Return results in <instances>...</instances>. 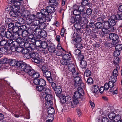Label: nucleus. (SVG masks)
<instances>
[{"mask_svg": "<svg viewBox=\"0 0 122 122\" xmlns=\"http://www.w3.org/2000/svg\"><path fill=\"white\" fill-rule=\"evenodd\" d=\"M120 51L118 50H116L113 53V55L114 57H117L120 54Z\"/></svg>", "mask_w": 122, "mask_h": 122, "instance_id": "nucleus-62", "label": "nucleus"}, {"mask_svg": "<svg viewBox=\"0 0 122 122\" xmlns=\"http://www.w3.org/2000/svg\"><path fill=\"white\" fill-rule=\"evenodd\" d=\"M114 17V15L111 16L110 18L108 20L109 23L111 26H114L116 24V22Z\"/></svg>", "mask_w": 122, "mask_h": 122, "instance_id": "nucleus-24", "label": "nucleus"}, {"mask_svg": "<svg viewBox=\"0 0 122 122\" xmlns=\"http://www.w3.org/2000/svg\"><path fill=\"white\" fill-rule=\"evenodd\" d=\"M65 51L64 49H58L55 51V53L54 54L58 56H60L64 54L65 52Z\"/></svg>", "mask_w": 122, "mask_h": 122, "instance_id": "nucleus-25", "label": "nucleus"}, {"mask_svg": "<svg viewBox=\"0 0 122 122\" xmlns=\"http://www.w3.org/2000/svg\"><path fill=\"white\" fill-rule=\"evenodd\" d=\"M114 16V18L118 20H122V14H119Z\"/></svg>", "mask_w": 122, "mask_h": 122, "instance_id": "nucleus-36", "label": "nucleus"}, {"mask_svg": "<svg viewBox=\"0 0 122 122\" xmlns=\"http://www.w3.org/2000/svg\"><path fill=\"white\" fill-rule=\"evenodd\" d=\"M41 69L43 72L48 71V66L46 64L43 65Z\"/></svg>", "mask_w": 122, "mask_h": 122, "instance_id": "nucleus-48", "label": "nucleus"}, {"mask_svg": "<svg viewBox=\"0 0 122 122\" xmlns=\"http://www.w3.org/2000/svg\"><path fill=\"white\" fill-rule=\"evenodd\" d=\"M60 98L62 103H64L66 102V97L64 95H62Z\"/></svg>", "mask_w": 122, "mask_h": 122, "instance_id": "nucleus-56", "label": "nucleus"}, {"mask_svg": "<svg viewBox=\"0 0 122 122\" xmlns=\"http://www.w3.org/2000/svg\"><path fill=\"white\" fill-rule=\"evenodd\" d=\"M81 12H80L77 9H74L73 11V14L76 16V15H80L81 14Z\"/></svg>", "mask_w": 122, "mask_h": 122, "instance_id": "nucleus-64", "label": "nucleus"}, {"mask_svg": "<svg viewBox=\"0 0 122 122\" xmlns=\"http://www.w3.org/2000/svg\"><path fill=\"white\" fill-rule=\"evenodd\" d=\"M57 96L59 97L60 95L62 92V89L61 86H57L56 88L54 90Z\"/></svg>", "mask_w": 122, "mask_h": 122, "instance_id": "nucleus-21", "label": "nucleus"}, {"mask_svg": "<svg viewBox=\"0 0 122 122\" xmlns=\"http://www.w3.org/2000/svg\"><path fill=\"white\" fill-rule=\"evenodd\" d=\"M28 76H30L34 79H38L40 77L39 73L33 69Z\"/></svg>", "mask_w": 122, "mask_h": 122, "instance_id": "nucleus-12", "label": "nucleus"}, {"mask_svg": "<svg viewBox=\"0 0 122 122\" xmlns=\"http://www.w3.org/2000/svg\"><path fill=\"white\" fill-rule=\"evenodd\" d=\"M7 52V50L5 47H0V53L2 54H5Z\"/></svg>", "mask_w": 122, "mask_h": 122, "instance_id": "nucleus-52", "label": "nucleus"}, {"mask_svg": "<svg viewBox=\"0 0 122 122\" xmlns=\"http://www.w3.org/2000/svg\"><path fill=\"white\" fill-rule=\"evenodd\" d=\"M70 56L68 54H66L62 56L63 59H65L68 61H69L70 60Z\"/></svg>", "mask_w": 122, "mask_h": 122, "instance_id": "nucleus-42", "label": "nucleus"}, {"mask_svg": "<svg viewBox=\"0 0 122 122\" xmlns=\"http://www.w3.org/2000/svg\"><path fill=\"white\" fill-rule=\"evenodd\" d=\"M29 44H26L23 47V57L27 59H29L30 58H34L38 54L35 52H32L29 53L30 49L29 47Z\"/></svg>", "mask_w": 122, "mask_h": 122, "instance_id": "nucleus-1", "label": "nucleus"}, {"mask_svg": "<svg viewBox=\"0 0 122 122\" xmlns=\"http://www.w3.org/2000/svg\"><path fill=\"white\" fill-rule=\"evenodd\" d=\"M109 38L110 40L113 41L111 43V44L113 45H116L118 43V36L117 34L114 33H112L109 34Z\"/></svg>", "mask_w": 122, "mask_h": 122, "instance_id": "nucleus-6", "label": "nucleus"}, {"mask_svg": "<svg viewBox=\"0 0 122 122\" xmlns=\"http://www.w3.org/2000/svg\"><path fill=\"white\" fill-rule=\"evenodd\" d=\"M43 75L46 78L50 77L51 76V74L50 72L48 71L43 72Z\"/></svg>", "mask_w": 122, "mask_h": 122, "instance_id": "nucleus-35", "label": "nucleus"}, {"mask_svg": "<svg viewBox=\"0 0 122 122\" xmlns=\"http://www.w3.org/2000/svg\"><path fill=\"white\" fill-rule=\"evenodd\" d=\"M78 103V99L76 98V97H73V100L71 104V107L72 108L75 107Z\"/></svg>", "mask_w": 122, "mask_h": 122, "instance_id": "nucleus-22", "label": "nucleus"}, {"mask_svg": "<svg viewBox=\"0 0 122 122\" xmlns=\"http://www.w3.org/2000/svg\"><path fill=\"white\" fill-rule=\"evenodd\" d=\"M95 26L97 30L99 29H102V25L101 22H97L95 23Z\"/></svg>", "mask_w": 122, "mask_h": 122, "instance_id": "nucleus-37", "label": "nucleus"}, {"mask_svg": "<svg viewBox=\"0 0 122 122\" xmlns=\"http://www.w3.org/2000/svg\"><path fill=\"white\" fill-rule=\"evenodd\" d=\"M48 50L49 52L53 54H55L56 51L55 46L53 44H51L48 47Z\"/></svg>", "mask_w": 122, "mask_h": 122, "instance_id": "nucleus-23", "label": "nucleus"}, {"mask_svg": "<svg viewBox=\"0 0 122 122\" xmlns=\"http://www.w3.org/2000/svg\"><path fill=\"white\" fill-rule=\"evenodd\" d=\"M18 45L15 46H14L13 48L11 50L12 51H16L17 52H21L22 53L23 51V45L19 46Z\"/></svg>", "mask_w": 122, "mask_h": 122, "instance_id": "nucleus-17", "label": "nucleus"}, {"mask_svg": "<svg viewBox=\"0 0 122 122\" xmlns=\"http://www.w3.org/2000/svg\"><path fill=\"white\" fill-rule=\"evenodd\" d=\"M74 78V84L75 87L80 86L81 87L84 86V84L82 82V80L81 77L79 76H76Z\"/></svg>", "mask_w": 122, "mask_h": 122, "instance_id": "nucleus-9", "label": "nucleus"}, {"mask_svg": "<svg viewBox=\"0 0 122 122\" xmlns=\"http://www.w3.org/2000/svg\"><path fill=\"white\" fill-rule=\"evenodd\" d=\"M76 57L78 60L80 61L83 60V59H84V58L83 55L81 54V53L76 56Z\"/></svg>", "mask_w": 122, "mask_h": 122, "instance_id": "nucleus-58", "label": "nucleus"}, {"mask_svg": "<svg viewBox=\"0 0 122 122\" xmlns=\"http://www.w3.org/2000/svg\"><path fill=\"white\" fill-rule=\"evenodd\" d=\"M60 62L62 64L64 65H67V66L70 63L69 61L63 59L61 60Z\"/></svg>", "mask_w": 122, "mask_h": 122, "instance_id": "nucleus-41", "label": "nucleus"}, {"mask_svg": "<svg viewBox=\"0 0 122 122\" xmlns=\"http://www.w3.org/2000/svg\"><path fill=\"white\" fill-rule=\"evenodd\" d=\"M74 27L77 30H79L81 28V25L79 23H76L74 25Z\"/></svg>", "mask_w": 122, "mask_h": 122, "instance_id": "nucleus-46", "label": "nucleus"}, {"mask_svg": "<svg viewBox=\"0 0 122 122\" xmlns=\"http://www.w3.org/2000/svg\"><path fill=\"white\" fill-rule=\"evenodd\" d=\"M14 42V41H13L11 39L8 40L7 41L8 46L10 47L11 50H12L14 46H15V45L13 44Z\"/></svg>", "mask_w": 122, "mask_h": 122, "instance_id": "nucleus-29", "label": "nucleus"}, {"mask_svg": "<svg viewBox=\"0 0 122 122\" xmlns=\"http://www.w3.org/2000/svg\"><path fill=\"white\" fill-rule=\"evenodd\" d=\"M111 81H109L108 83L109 84V88L110 89V92H112L114 90V88L115 84L114 83L116 82V81H114L112 80H111Z\"/></svg>", "mask_w": 122, "mask_h": 122, "instance_id": "nucleus-20", "label": "nucleus"}, {"mask_svg": "<svg viewBox=\"0 0 122 122\" xmlns=\"http://www.w3.org/2000/svg\"><path fill=\"white\" fill-rule=\"evenodd\" d=\"M12 35L11 32L7 31L6 33L5 37L7 38H10L12 36Z\"/></svg>", "mask_w": 122, "mask_h": 122, "instance_id": "nucleus-51", "label": "nucleus"}, {"mask_svg": "<svg viewBox=\"0 0 122 122\" xmlns=\"http://www.w3.org/2000/svg\"><path fill=\"white\" fill-rule=\"evenodd\" d=\"M51 106L48 107H46L48 108L47 112L49 114L47 116V117L51 118V116L52 115L54 116L53 114L55 113V110L53 107Z\"/></svg>", "mask_w": 122, "mask_h": 122, "instance_id": "nucleus-14", "label": "nucleus"}, {"mask_svg": "<svg viewBox=\"0 0 122 122\" xmlns=\"http://www.w3.org/2000/svg\"><path fill=\"white\" fill-rule=\"evenodd\" d=\"M67 67L69 71L72 73L73 77L78 74L77 70L75 69V66L73 64L70 63L67 66Z\"/></svg>", "mask_w": 122, "mask_h": 122, "instance_id": "nucleus-4", "label": "nucleus"}, {"mask_svg": "<svg viewBox=\"0 0 122 122\" xmlns=\"http://www.w3.org/2000/svg\"><path fill=\"white\" fill-rule=\"evenodd\" d=\"M75 45H76V46L77 48L82 49L83 48V46L81 43L75 44Z\"/></svg>", "mask_w": 122, "mask_h": 122, "instance_id": "nucleus-61", "label": "nucleus"}, {"mask_svg": "<svg viewBox=\"0 0 122 122\" xmlns=\"http://www.w3.org/2000/svg\"><path fill=\"white\" fill-rule=\"evenodd\" d=\"M41 21L40 20H37V19L35 17V19H34V20H33L32 22V24L31 25L30 28L31 29H33L36 26H38L39 25L40 21Z\"/></svg>", "mask_w": 122, "mask_h": 122, "instance_id": "nucleus-16", "label": "nucleus"}, {"mask_svg": "<svg viewBox=\"0 0 122 122\" xmlns=\"http://www.w3.org/2000/svg\"><path fill=\"white\" fill-rule=\"evenodd\" d=\"M45 9H42L41 11V12H38L36 16V18L40 19V20L41 21L43 20L42 18L46 17L47 15V13L45 12Z\"/></svg>", "mask_w": 122, "mask_h": 122, "instance_id": "nucleus-7", "label": "nucleus"}, {"mask_svg": "<svg viewBox=\"0 0 122 122\" xmlns=\"http://www.w3.org/2000/svg\"><path fill=\"white\" fill-rule=\"evenodd\" d=\"M44 86H37L36 87V89L37 91L39 92H42L43 90H44L45 88Z\"/></svg>", "mask_w": 122, "mask_h": 122, "instance_id": "nucleus-44", "label": "nucleus"}, {"mask_svg": "<svg viewBox=\"0 0 122 122\" xmlns=\"http://www.w3.org/2000/svg\"><path fill=\"white\" fill-rule=\"evenodd\" d=\"M43 92L44 94H45V95H46L51 94V90L48 88H46L45 89L44 92Z\"/></svg>", "mask_w": 122, "mask_h": 122, "instance_id": "nucleus-50", "label": "nucleus"}, {"mask_svg": "<svg viewBox=\"0 0 122 122\" xmlns=\"http://www.w3.org/2000/svg\"><path fill=\"white\" fill-rule=\"evenodd\" d=\"M36 50L39 51H43V52L45 54H47L48 53L47 51L46 50L43 49L40 46H38L36 47Z\"/></svg>", "mask_w": 122, "mask_h": 122, "instance_id": "nucleus-32", "label": "nucleus"}, {"mask_svg": "<svg viewBox=\"0 0 122 122\" xmlns=\"http://www.w3.org/2000/svg\"><path fill=\"white\" fill-rule=\"evenodd\" d=\"M35 17H36L35 15H30L29 16L25 18L26 19L25 20V22L27 24H30L32 23L33 20H34Z\"/></svg>", "mask_w": 122, "mask_h": 122, "instance_id": "nucleus-11", "label": "nucleus"}, {"mask_svg": "<svg viewBox=\"0 0 122 122\" xmlns=\"http://www.w3.org/2000/svg\"><path fill=\"white\" fill-rule=\"evenodd\" d=\"M40 45H41V46L43 49H46L47 46L48 45L46 42L45 41H43L40 44Z\"/></svg>", "mask_w": 122, "mask_h": 122, "instance_id": "nucleus-45", "label": "nucleus"}, {"mask_svg": "<svg viewBox=\"0 0 122 122\" xmlns=\"http://www.w3.org/2000/svg\"><path fill=\"white\" fill-rule=\"evenodd\" d=\"M45 10V12L47 13V15H48L49 13H52L54 12L55 9V8L54 7H52L51 6H48L46 7L45 9H44Z\"/></svg>", "mask_w": 122, "mask_h": 122, "instance_id": "nucleus-15", "label": "nucleus"}, {"mask_svg": "<svg viewBox=\"0 0 122 122\" xmlns=\"http://www.w3.org/2000/svg\"><path fill=\"white\" fill-rule=\"evenodd\" d=\"M41 31V30L38 26L34 30L33 33L35 36H37L40 34V33Z\"/></svg>", "mask_w": 122, "mask_h": 122, "instance_id": "nucleus-27", "label": "nucleus"}, {"mask_svg": "<svg viewBox=\"0 0 122 122\" xmlns=\"http://www.w3.org/2000/svg\"><path fill=\"white\" fill-rule=\"evenodd\" d=\"M115 48L116 50L120 51L122 49V44H120L117 45Z\"/></svg>", "mask_w": 122, "mask_h": 122, "instance_id": "nucleus-54", "label": "nucleus"}, {"mask_svg": "<svg viewBox=\"0 0 122 122\" xmlns=\"http://www.w3.org/2000/svg\"><path fill=\"white\" fill-rule=\"evenodd\" d=\"M10 14L11 16L14 17H17L18 16L22 15V13L20 11L17 12L16 10H14L13 9L10 12Z\"/></svg>", "mask_w": 122, "mask_h": 122, "instance_id": "nucleus-19", "label": "nucleus"}, {"mask_svg": "<svg viewBox=\"0 0 122 122\" xmlns=\"http://www.w3.org/2000/svg\"><path fill=\"white\" fill-rule=\"evenodd\" d=\"M80 66L82 68H85L87 66L86 62L84 60H82L80 62Z\"/></svg>", "mask_w": 122, "mask_h": 122, "instance_id": "nucleus-30", "label": "nucleus"}, {"mask_svg": "<svg viewBox=\"0 0 122 122\" xmlns=\"http://www.w3.org/2000/svg\"><path fill=\"white\" fill-rule=\"evenodd\" d=\"M23 43L24 44L23 46H25L26 44H29V42L28 41V37L27 35L28 34L29 32L27 31V29L26 28V27L25 25H23Z\"/></svg>", "mask_w": 122, "mask_h": 122, "instance_id": "nucleus-5", "label": "nucleus"}, {"mask_svg": "<svg viewBox=\"0 0 122 122\" xmlns=\"http://www.w3.org/2000/svg\"><path fill=\"white\" fill-rule=\"evenodd\" d=\"M21 36H22L18 32L17 33H14V34L12 36L13 38L14 39H15V40Z\"/></svg>", "mask_w": 122, "mask_h": 122, "instance_id": "nucleus-38", "label": "nucleus"}, {"mask_svg": "<svg viewBox=\"0 0 122 122\" xmlns=\"http://www.w3.org/2000/svg\"><path fill=\"white\" fill-rule=\"evenodd\" d=\"M41 38L39 35L37 36H36V37H34V39L35 40V44L37 43L38 42H39L40 44H41Z\"/></svg>", "mask_w": 122, "mask_h": 122, "instance_id": "nucleus-34", "label": "nucleus"}, {"mask_svg": "<svg viewBox=\"0 0 122 122\" xmlns=\"http://www.w3.org/2000/svg\"><path fill=\"white\" fill-rule=\"evenodd\" d=\"M75 18L76 23H79L82 20V17L80 15H76Z\"/></svg>", "mask_w": 122, "mask_h": 122, "instance_id": "nucleus-43", "label": "nucleus"}, {"mask_svg": "<svg viewBox=\"0 0 122 122\" xmlns=\"http://www.w3.org/2000/svg\"><path fill=\"white\" fill-rule=\"evenodd\" d=\"M46 24L45 23L44 21L42 22L40 21V23L39 26V28H40L41 30L43 29L46 28Z\"/></svg>", "mask_w": 122, "mask_h": 122, "instance_id": "nucleus-33", "label": "nucleus"}, {"mask_svg": "<svg viewBox=\"0 0 122 122\" xmlns=\"http://www.w3.org/2000/svg\"><path fill=\"white\" fill-rule=\"evenodd\" d=\"M39 56V54L38 55H37L36 57L32 59V61L37 64L39 63L41 61V59Z\"/></svg>", "mask_w": 122, "mask_h": 122, "instance_id": "nucleus-26", "label": "nucleus"}, {"mask_svg": "<svg viewBox=\"0 0 122 122\" xmlns=\"http://www.w3.org/2000/svg\"><path fill=\"white\" fill-rule=\"evenodd\" d=\"M118 70L117 69H114L112 75L111 76H110V79L111 80H112L114 81L117 80V77L118 76Z\"/></svg>", "mask_w": 122, "mask_h": 122, "instance_id": "nucleus-13", "label": "nucleus"}, {"mask_svg": "<svg viewBox=\"0 0 122 122\" xmlns=\"http://www.w3.org/2000/svg\"><path fill=\"white\" fill-rule=\"evenodd\" d=\"M93 91L92 92L93 93L97 94L99 90V87L98 85H94L92 87Z\"/></svg>", "mask_w": 122, "mask_h": 122, "instance_id": "nucleus-31", "label": "nucleus"}, {"mask_svg": "<svg viewBox=\"0 0 122 122\" xmlns=\"http://www.w3.org/2000/svg\"><path fill=\"white\" fill-rule=\"evenodd\" d=\"M76 41V43H80L81 40V38L80 36H76V38H75Z\"/></svg>", "mask_w": 122, "mask_h": 122, "instance_id": "nucleus-60", "label": "nucleus"}, {"mask_svg": "<svg viewBox=\"0 0 122 122\" xmlns=\"http://www.w3.org/2000/svg\"><path fill=\"white\" fill-rule=\"evenodd\" d=\"M18 27L14 26L12 29V31L14 33H17L19 32Z\"/></svg>", "mask_w": 122, "mask_h": 122, "instance_id": "nucleus-63", "label": "nucleus"}, {"mask_svg": "<svg viewBox=\"0 0 122 122\" xmlns=\"http://www.w3.org/2000/svg\"><path fill=\"white\" fill-rule=\"evenodd\" d=\"M78 91L76 92V94H78L79 93L80 95L83 96L84 95V91L83 89L81 87H79L78 88Z\"/></svg>", "mask_w": 122, "mask_h": 122, "instance_id": "nucleus-40", "label": "nucleus"}, {"mask_svg": "<svg viewBox=\"0 0 122 122\" xmlns=\"http://www.w3.org/2000/svg\"><path fill=\"white\" fill-rule=\"evenodd\" d=\"M32 70L29 65L23 62V74L28 76Z\"/></svg>", "mask_w": 122, "mask_h": 122, "instance_id": "nucleus-8", "label": "nucleus"}, {"mask_svg": "<svg viewBox=\"0 0 122 122\" xmlns=\"http://www.w3.org/2000/svg\"><path fill=\"white\" fill-rule=\"evenodd\" d=\"M93 80L91 77H89L88 78L87 81V83L88 84L91 85L93 84Z\"/></svg>", "mask_w": 122, "mask_h": 122, "instance_id": "nucleus-55", "label": "nucleus"}, {"mask_svg": "<svg viewBox=\"0 0 122 122\" xmlns=\"http://www.w3.org/2000/svg\"><path fill=\"white\" fill-rule=\"evenodd\" d=\"M23 38L21 37H19L18 38L16 39L15 41H14L13 43V44L15 45V46L17 45L18 46H22V43H23V41L22 40Z\"/></svg>", "mask_w": 122, "mask_h": 122, "instance_id": "nucleus-18", "label": "nucleus"}, {"mask_svg": "<svg viewBox=\"0 0 122 122\" xmlns=\"http://www.w3.org/2000/svg\"><path fill=\"white\" fill-rule=\"evenodd\" d=\"M40 97L42 100L43 99L44 101H45L46 102H45L46 107H50L52 105V96L51 95H45L43 92H41L40 93Z\"/></svg>", "mask_w": 122, "mask_h": 122, "instance_id": "nucleus-2", "label": "nucleus"}, {"mask_svg": "<svg viewBox=\"0 0 122 122\" xmlns=\"http://www.w3.org/2000/svg\"><path fill=\"white\" fill-rule=\"evenodd\" d=\"M10 64L11 66H19L18 68L19 70L18 74L19 75H22L23 73V68H22L23 61H17L15 60H12L10 61Z\"/></svg>", "mask_w": 122, "mask_h": 122, "instance_id": "nucleus-3", "label": "nucleus"}, {"mask_svg": "<svg viewBox=\"0 0 122 122\" xmlns=\"http://www.w3.org/2000/svg\"><path fill=\"white\" fill-rule=\"evenodd\" d=\"M91 74V71L90 70L86 69V70H85L84 73V75L86 77H88L90 76Z\"/></svg>", "mask_w": 122, "mask_h": 122, "instance_id": "nucleus-57", "label": "nucleus"}, {"mask_svg": "<svg viewBox=\"0 0 122 122\" xmlns=\"http://www.w3.org/2000/svg\"><path fill=\"white\" fill-rule=\"evenodd\" d=\"M33 82L34 84L36 85H39L45 86L46 84L45 81L42 78L34 79Z\"/></svg>", "mask_w": 122, "mask_h": 122, "instance_id": "nucleus-10", "label": "nucleus"}, {"mask_svg": "<svg viewBox=\"0 0 122 122\" xmlns=\"http://www.w3.org/2000/svg\"><path fill=\"white\" fill-rule=\"evenodd\" d=\"M104 26L107 29H109L110 28L111 25L108 22V21H105L104 22Z\"/></svg>", "mask_w": 122, "mask_h": 122, "instance_id": "nucleus-59", "label": "nucleus"}, {"mask_svg": "<svg viewBox=\"0 0 122 122\" xmlns=\"http://www.w3.org/2000/svg\"><path fill=\"white\" fill-rule=\"evenodd\" d=\"M23 13L24 14L23 15V17L25 18H26L27 17H28L29 16L30 14V12L28 10H23Z\"/></svg>", "mask_w": 122, "mask_h": 122, "instance_id": "nucleus-49", "label": "nucleus"}, {"mask_svg": "<svg viewBox=\"0 0 122 122\" xmlns=\"http://www.w3.org/2000/svg\"><path fill=\"white\" fill-rule=\"evenodd\" d=\"M18 30L19 33L21 35V36H23V25H22L21 26H19L18 27Z\"/></svg>", "mask_w": 122, "mask_h": 122, "instance_id": "nucleus-53", "label": "nucleus"}, {"mask_svg": "<svg viewBox=\"0 0 122 122\" xmlns=\"http://www.w3.org/2000/svg\"><path fill=\"white\" fill-rule=\"evenodd\" d=\"M49 3L53 6H56L59 5V1L57 0H49Z\"/></svg>", "mask_w": 122, "mask_h": 122, "instance_id": "nucleus-28", "label": "nucleus"}, {"mask_svg": "<svg viewBox=\"0 0 122 122\" xmlns=\"http://www.w3.org/2000/svg\"><path fill=\"white\" fill-rule=\"evenodd\" d=\"M116 116L115 114L113 112L110 113L108 115L109 118L111 120L114 119Z\"/></svg>", "mask_w": 122, "mask_h": 122, "instance_id": "nucleus-47", "label": "nucleus"}, {"mask_svg": "<svg viewBox=\"0 0 122 122\" xmlns=\"http://www.w3.org/2000/svg\"><path fill=\"white\" fill-rule=\"evenodd\" d=\"M26 112L25 114L23 115V117L25 118H26L27 119H29L30 118V115L29 112L27 108H26Z\"/></svg>", "mask_w": 122, "mask_h": 122, "instance_id": "nucleus-39", "label": "nucleus"}]
</instances>
